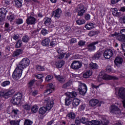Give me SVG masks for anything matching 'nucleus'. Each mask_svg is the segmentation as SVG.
<instances>
[{
  "label": "nucleus",
  "instance_id": "2",
  "mask_svg": "<svg viewBox=\"0 0 125 125\" xmlns=\"http://www.w3.org/2000/svg\"><path fill=\"white\" fill-rule=\"evenodd\" d=\"M110 112L112 114H115L119 118H124L125 115L124 112H121V110L116 105H111L109 108Z\"/></svg>",
  "mask_w": 125,
  "mask_h": 125
},
{
  "label": "nucleus",
  "instance_id": "56",
  "mask_svg": "<svg viewBox=\"0 0 125 125\" xmlns=\"http://www.w3.org/2000/svg\"><path fill=\"white\" fill-rule=\"evenodd\" d=\"M102 73L100 74V75L98 77V82H102L103 81V76H102Z\"/></svg>",
  "mask_w": 125,
  "mask_h": 125
},
{
  "label": "nucleus",
  "instance_id": "23",
  "mask_svg": "<svg viewBox=\"0 0 125 125\" xmlns=\"http://www.w3.org/2000/svg\"><path fill=\"white\" fill-rule=\"evenodd\" d=\"M92 75V72L90 70H88L83 74V78L87 79Z\"/></svg>",
  "mask_w": 125,
  "mask_h": 125
},
{
  "label": "nucleus",
  "instance_id": "16",
  "mask_svg": "<svg viewBox=\"0 0 125 125\" xmlns=\"http://www.w3.org/2000/svg\"><path fill=\"white\" fill-rule=\"evenodd\" d=\"M103 79L105 81H108L109 80H118V78L116 76H112L109 75L104 74L103 76Z\"/></svg>",
  "mask_w": 125,
  "mask_h": 125
},
{
  "label": "nucleus",
  "instance_id": "41",
  "mask_svg": "<svg viewBox=\"0 0 125 125\" xmlns=\"http://www.w3.org/2000/svg\"><path fill=\"white\" fill-rule=\"evenodd\" d=\"M22 107L23 109H24V110L28 111V110H30V109H31V105L28 104H24L23 105H22Z\"/></svg>",
  "mask_w": 125,
  "mask_h": 125
},
{
  "label": "nucleus",
  "instance_id": "5",
  "mask_svg": "<svg viewBox=\"0 0 125 125\" xmlns=\"http://www.w3.org/2000/svg\"><path fill=\"white\" fill-rule=\"evenodd\" d=\"M44 103L46 104V109L48 111L51 110V108L53 107V100L52 99H50V98L45 99Z\"/></svg>",
  "mask_w": 125,
  "mask_h": 125
},
{
  "label": "nucleus",
  "instance_id": "54",
  "mask_svg": "<svg viewBox=\"0 0 125 125\" xmlns=\"http://www.w3.org/2000/svg\"><path fill=\"white\" fill-rule=\"evenodd\" d=\"M5 3L7 4V5H9V4H11V3H13V1L12 0H5Z\"/></svg>",
  "mask_w": 125,
  "mask_h": 125
},
{
  "label": "nucleus",
  "instance_id": "57",
  "mask_svg": "<svg viewBox=\"0 0 125 125\" xmlns=\"http://www.w3.org/2000/svg\"><path fill=\"white\" fill-rule=\"evenodd\" d=\"M100 84H99V85H96L95 84H93V83H92L91 84V86H92V87H93V88H96V89H97V88H99V87L100 86Z\"/></svg>",
  "mask_w": 125,
  "mask_h": 125
},
{
  "label": "nucleus",
  "instance_id": "22",
  "mask_svg": "<svg viewBox=\"0 0 125 125\" xmlns=\"http://www.w3.org/2000/svg\"><path fill=\"white\" fill-rule=\"evenodd\" d=\"M66 118H68L69 120H74L76 118V114L74 112H70L67 114Z\"/></svg>",
  "mask_w": 125,
  "mask_h": 125
},
{
  "label": "nucleus",
  "instance_id": "15",
  "mask_svg": "<svg viewBox=\"0 0 125 125\" xmlns=\"http://www.w3.org/2000/svg\"><path fill=\"white\" fill-rule=\"evenodd\" d=\"M112 37H117V40L118 41H120L121 42H125V36L124 35L120 36L117 33H114L111 35Z\"/></svg>",
  "mask_w": 125,
  "mask_h": 125
},
{
  "label": "nucleus",
  "instance_id": "44",
  "mask_svg": "<svg viewBox=\"0 0 125 125\" xmlns=\"http://www.w3.org/2000/svg\"><path fill=\"white\" fill-rule=\"evenodd\" d=\"M21 45H22V41L21 40H19L16 43L15 46L17 48H19V47H21Z\"/></svg>",
  "mask_w": 125,
  "mask_h": 125
},
{
  "label": "nucleus",
  "instance_id": "9",
  "mask_svg": "<svg viewBox=\"0 0 125 125\" xmlns=\"http://www.w3.org/2000/svg\"><path fill=\"white\" fill-rule=\"evenodd\" d=\"M12 94V93L9 90H5L2 91H0V99L5 98L7 99L10 95Z\"/></svg>",
  "mask_w": 125,
  "mask_h": 125
},
{
  "label": "nucleus",
  "instance_id": "7",
  "mask_svg": "<svg viewBox=\"0 0 125 125\" xmlns=\"http://www.w3.org/2000/svg\"><path fill=\"white\" fill-rule=\"evenodd\" d=\"M118 95L123 99L122 101L123 107L125 108V88H120L119 89Z\"/></svg>",
  "mask_w": 125,
  "mask_h": 125
},
{
  "label": "nucleus",
  "instance_id": "27",
  "mask_svg": "<svg viewBox=\"0 0 125 125\" xmlns=\"http://www.w3.org/2000/svg\"><path fill=\"white\" fill-rule=\"evenodd\" d=\"M16 16L14 15L12 13H9V15L7 16V19L10 22L13 21L14 19H15Z\"/></svg>",
  "mask_w": 125,
  "mask_h": 125
},
{
  "label": "nucleus",
  "instance_id": "26",
  "mask_svg": "<svg viewBox=\"0 0 125 125\" xmlns=\"http://www.w3.org/2000/svg\"><path fill=\"white\" fill-rule=\"evenodd\" d=\"M44 24H45V25H46V26H48L49 25H50V26H51L52 27H54V25H52L51 19H50V18H45Z\"/></svg>",
  "mask_w": 125,
  "mask_h": 125
},
{
  "label": "nucleus",
  "instance_id": "20",
  "mask_svg": "<svg viewBox=\"0 0 125 125\" xmlns=\"http://www.w3.org/2000/svg\"><path fill=\"white\" fill-rule=\"evenodd\" d=\"M41 43L43 46H47L50 43V40L49 39H45L42 41Z\"/></svg>",
  "mask_w": 125,
  "mask_h": 125
},
{
  "label": "nucleus",
  "instance_id": "32",
  "mask_svg": "<svg viewBox=\"0 0 125 125\" xmlns=\"http://www.w3.org/2000/svg\"><path fill=\"white\" fill-rule=\"evenodd\" d=\"M23 0H14L15 4L17 7H21Z\"/></svg>",
  "mask_w": 125,
  "mask_h": 125
},
{
  "label": "nucleus",
  "instance_id": "36",
  "mask_svg": "<svg viewBox=\"0 0 125 125\" xmlns=\"http://www.w3.org/2000/svg\"><path fill=\"white\" fill-rule=\"evenodd\" d=\"M23 53V51L20 49L17 50L15 52H14L13 54V56H18L20 55V54H22Z\"/></svg>",
  "mask_w": 125,
  "mask_h": 125
},
{
  "label": "nucleus",
  "instance_id": "62",
  "mask_svg": "<svg viewBox=\"0 0 125 125\" xmlns=\"http://www.w3.org/2000/svg\"><path fill=\"white\" fill-rule=\"evenodd\" d=\"M112 71V68L110 66H107L106 67V71L107 73H110Z\"/></svg>",
  "mask_w": 125,
  "mask_h": 125
},
{
  "label": "nucleus",
  "instance_id": "11",
  "mask_svg": "<svg viewBox=\"0 0 125 125\" xmlns=\"http://www.w3.org/2000/svg\"><path fill=\"white\" fill-rule=\"evenodd\" d=\"M7 13V10H6L5 8H1L0 9V23L1 21L4 20Z\"/></svg>",
  "mask_w": 125,
  "mask_h": 125
},
{
  "label": "nucleus",
  "instance_id": "47",
  "mask_svg": "<svg viewBox=\"0 0 125 125\" xmlns=\"http://www.w3.org/2000/svg\"><path fill=\"white\" fill-rule=\"evenodd\" d=\"M36 69H37V70H38V71H44V70H45L44 67L41 65H37Z\"/></svg>",
  "mask_w": 125,
  "mask_h": 125
},
{
  "label": "nucleus",
  "instance_id": "33",
  "mask_svg": "<svg viewBox=\"0 0 125 125\" xmlns=\"http://www.w3.org/2000/svg\"><path fill=\"white\" fill-rule=\"evenodd\" d=\"M64 62L63 61H59L56 62V66L57 68H62L63 65H64Z\"/></svg>",
  "mask_w": 125,
  "mask_h": 125
},
{
  "label": "nucleus",
  "instance_id": "49",
  "mask_svg": "<svg viewBox=\"0 0 125 125\" xmlns=\"http://www.w3.org/2000/svg\"><path fill=\"white\" fill-rule=\"evenodd\" d=\"M53 79V77L51 75H47L45 78V81L46 82H49L50 80H52Z\"/></svg>",
  "mask_w": 125,
  "mask_h": 125
},
{
  "label": "nucleus",
  "instance_id": "24",
  "mask_svg": "<svg viewBox=\"0 0 125 125\" xmlns=\"http://www.w3.org/2000/svg\"><path fill=\"white\" fill-rule=\"evenodd\" d=\"M79 104L80 100L77 98L74 99L72 101V106H73V107H76L77 106H79Z\"/></svg>",
  "mask_w": 125,
  "mask_h": 125
},
{
  "label": "nucleus",
  "instance_id": "10",
  "mask_svg": "<svg viewBox=\"0 0 125 125\" xmlns=\"http://www.w3.org/2000/svg\"><path fill=\"white\" fill-rule=\"evenodd\" d=\"M84 7L83 5L80 4L78 6V7L76 8V12H78V15L79 16H83V13L85 12V10L83 9Z\"/></svg>",
  "mask_w": 125,
  "mask_h": 125
},
{
  "label": "nucleus",
  "instance_id": "34",
  "mask_svg": "<svg viewBox=\"0 0 125 125\" xmlns=\"http://www.w3.org/2000/svg\"><path fill=\"white\" fill-rule=\"evenodd\" d=\"M20 122H21V120H12L10 121V124L11 125H20Z\"/></svg>",
  "mask_w": 125,
  "mask_h": 125
},
{
  "label": "nucleus",
  "instance_id": "14",
  "mask_svg": "<svg viewBox=\"0 0 125 125\" xmlns=\"http://www.w3.org/2000/svg\"><path fill=\"white\" fill-rule=\"evenodd\" d=\"M48 87L50 89L46 90L44 92V95H48V94H50V93H52L53 90L54 89V85L52 83H50L48 85Z\"/></svg>",
  "mask_w": 125,
  "mask_h": 125
},
{
  "label": "nucleus",
  "instance_id": "17",
  "mask_svg": "<svg viewBox=\"0 0 125 125\" xmlns=\"http://www.w3.org/2000/svg\"><path fill=\"white\" fill-rule=\"evenodd\" d=\"M97 43H98V42H93L90 43L88 45V49L90 50V51H93V50H95V49H96L95 44H97Z\"/></svg>",
  "mask_w": 125,
  "mask_h": 125
},
{
  "label": "nucleus",
  "instance_id": "51",
  "mask_svg": "<svg viewBox=\"0 0 125 125\" xmlns=\"http://www.w3.org/2000/svg\"><path fill=\"white\" fill-rule=\"evenodd\" d=\"M35 82H36V80L35 79L31 81L28 83V86H33V85H34V83H35Z\"/></svg>",
  "mask_w": 125,
  "mask_h": 125
},
{
  "label": "nucleus",
  "instance_id": "21",
  "mask_svg": "<svg viewBox=\"0 0 125 125\" xmlns=\"http://www.w3.org/2000/svg\"><path fill=\"white\" fill-rule=\"evenodd\" d=\"M65 95L67 97H69L70 98H73V97H76V96H77V93L76 92H67L65 93Z\"/></svg>",
  "mask_w": 125,
  "mask_h": 125
},
{
  "label": "nucleus",
  "instance_id": "38",
  "mask_svg": "<svg viewBox=\"0 0 125 125\" xmlns=\"http://www.w3.org/2000/svg\"><path fill=\"white\" fill-rule=\"evenodd\" d=\"M81 123H82V124H84V125H88V124L90 121H89L88 119L85 118V117H83L81 120Z\"/></svg>",
  "mask_w": 125,
  "mask_h": 125
},
{
  "label": "nucleus",
  "instance_id": "30",
  "mask_svg": "<svg viewBox=\"0 0 125 125\" xmlns=\"http://www.w3.org/2000/svg\"><path fill=\"white\" fill-rule=\"evenodd\" d=\"M55 78L59 81L60 83H65V78L60 75H55Z\"/></svg>",
  "mask_w": 125,
  "mask_h": 125
},
{
  "label": "nucleus",
  "instance_id": "31",
  "mask_svg": "<svg viewBox=\"0 0 125 125\" xmlns=\"http://www.w3.org/2000/svg\"><path fill=\"white\" fill-rule=\"evenodd\" d=\"M98 103V100L96 99L91 100L89 102V105L92 107H94Z\"/></svg>",
  "mask_w": 125,
  "mask_h": 125
},
{
  "label": "nucleus",
  "instance_id": "45",
  "mask_svg": "<svg viewBox=\"0 0 125 125\" xmlns=\"http://www.w3.org/2000/svg\"><path fill=\"white\" fill-rule=\"evenodd\" d=\"M65 105H66L67 106H69V105L71 104V99H70V98H65Z\"/></svg>",
  "mask_w": 125,
  "mask_h": 125
},
{
  "label": "nucleus",
  "instance_id": "42",
  "mask_svg": "<svg viewBox=\"0 0 125 125\" xmlns=\"http://www.w3.org/2000/svg\"><path fill=\"white\" fill-rule=\"evenodd\" d=\"M89 66L91 69H97L98 68V65L96 63H93V62L90 63Z\"/></svg>",
  "mask_w": 125,
  "mask_h": 125
},
{
  "label": "nucleus",
  "instance_id": "48",
  "mask_svg": "<svg viewBox=\"0 0 125 125\" xmlns=\"http://www.w3.org/2000/svg\"><path fill=\"white\" fill-rule=\"evenodd\" d=\"M29 37L27 36H24L22 38V42H29Z\"/></svg>",
  "mask_w": 125,
  "mask_h": 125
},
{
  "label": "nucleus",
  "instance_id": "63",
  "mask_svg": "<svg viewBox=\"0 0 125 125\" xmlns=\"http://www.w3.org/2000/svg\"><path fill=\"white\" fill-rule=\"evenodd\" d=\"M120 33L122 36H124V37H125V29H122L120 31Z\"/></svg>",
  "mask_w": 125,
  "mask_h": 125
},
{
  "label": "nucleus",
  "instance_id": "43",
  "mask_svg": "<svg viewBox=\"0 0 125 125\" xmlns=\"http://www.w3.org/2000/svg\"><path fill=\"white\" fill-rule=\"evenodd\" d=\"M33 125V121L28 119L25 120L24 125Z\"/></svg>",
  "mask_w": 125,
  "mask_h": 125
},
{
  "label": "nucleus",
  "instance_id": "35",
  "mask_svg": "<svg viewBox=\"0 0 125 125\" xmlns=\"http://www.w3.org/2000/svg\"><path fill=\"white\" fill-rule=\"evenodd\" d=\"M85 27L87 30H91V29H93L94 28V24L92 23H87L85 26Z\"/></svg>",
  "mask_w": 125,
  "mask_h": 125
},
{
  "label": "nucleus",
  "instance_id": "25",
  "mask_svg": "<svg viewBox=\"0 0 125 125\" xmlns=\"http://www.w3.org/2000/svg\"><path fill=\"white\" fill-rule=\"evenodd\" d=\"M57 43H58V39L54 38L51 41L50 45V46H55Z\"/></svg>",
  "mask_w": 125,
  "mask_h": 125
},
{
  "label": "nucleus",
  "instance_id": "13",
  "mask_svg": "<svg viewBox=\"0 0 125 125\" xmlns=\"http://www.w3.org/2000/svg\"><path fill=\"white\" fill-rule=\"evenodd\" d=\"M62 14V10L60 9H57L53 12V16L56 19L60 18L61 15Z\"/></svg>",
  "mask_w": 125,
  "mask_h": 125
},
{
  "label": "nucleus",
  "instance_id": "19",
  "mask_svg": "<svg viewBox=\"0 0 125 125\" xmlns=\"http://www.w3.org/2000/svg\"><path fill=\"white\" fill-rule=\"evenodd\" d=\"M102 122L98 120H92L88 123V125H101Z\"/></svg>",
  "mask_w": 125,
  "mask_h": 125
},
{
  "label": "nucleus",
  "instance_id": "3",
  "mask_svg": "<svg viewBox=\"0 0 125 125\" xmlns=\"http://www.w3.org/2000/svg\"><path fill=\"white\" fill-rule=\"evenodd\" d=\"M35 17H37V15L35 14L34 12H31L30 15L27 14V18L26 21L27 24L28 25H35L37 22V19Z\"/></svg>",
  "mask_w": 125,
  "mask_h": 125
},
{
  "label": "nucleus",
  "instance_id": "46",
  "mask_svg": "<svg viewBox=\"0 0 125 125\" xmlns=\"http://www.w3.org/2000/svg\"><path fill=\"white\" fill-rule=\"evenodd\" d=\"M10 84V82L8 81H4L1 83V85L3 87L7 86V85H9Z\"/></svg>",
  "mask_w": 125,
  "mask_h": 125
},
{
  "label": "nucleus",
  "instance_id": "58",
  "mask_svg": "<svg viewBox=\"0 0 125 125\" xmlns=\"http://www.w3.org/2000/svg\"><path fill=\"white\" fill-rule=\"evenodd\" d=\"M78 44L79 45H80V46H83V45H84V44H85V42L83 41H80L79 42H78Z\"/></svg>",
  "mask_w": 125,
  "mask_h": 125
},
{
  "label": "nucleus",
  "instance_id": "60",
  "mask_svg": "<svg viewBox=\"0 0 125 125\" xmlns=\"http://www.w3.org/2000/svg\"><path fill=\"white\" fill-rule=\"evenodd\" d=\"M64 56H65V54L64 53L59 54L58 55V58L62 59V58H64Z\"/></svg>",
  "mask_w": 125,
  "mask_h": 125
},
{
  "label": "nucleus",
  "instance_id": "18",
  "mask_svg": "<svg viewBox=\"0 0 125 125\" xmlns=\"http://www.w3.org/2000/svg\"><path fill=\"white\" fill-rule=\"evenodd\" d=\"M123 61L124 60L122 58L118 57L115 59L114 62L116 66H120V65H122V64H123Z\"/></svg>",
  "mask_w": 125,
  "mask_h": 125
},
{
  "label": "nucleus",
  "instance_id": "12",
  "mask_svg": "<svg viewBox=\"0 0 125 125\" xmlns=\"http://www.w3.org/2000/svg\"><path fill=\"white\" fill-rule=\"evenodd\" d=\"M104 56L106 59H110L113 56V51L111 49L105 50L104 53Z\"/></svg>",
  "mask_w": 125,
  "mask_h": 125
},
{
  "label": "nucleus",
  "instance_id": "61",
  "mask_svg": "<svg viewBox=\"0 0 125 125\" xmlns=\"http://www.w3.org/2000/svg\"><path fill=\"white\" fill-rule=\"evenodd\" d=\"M77 42V39L75 38H72L70 40V43H76Z\"/></svg>",
  "mask_w": 125,
  "mask_h": 125
},
{
  "label": "nucleus",
  "instance_id": "28",
  "mask_svg": "<svg viewBox=\"0 0 125 125\" xmlns=\"http://www.w3.org/2000/svg\"><path fill=\"white\" fill-rule=\"evenodd\" d=\"M46 111H48L45 107L43 106L39 109V112L40 115H44L46 113Z\"/></svg>",
  "mask_w": 125,
  "mask_h": 125
},
{
  "label": "nucleus",
  "instance_id": "39",
  "mask_svg": "<svg viewBox=\"0 0 125 125\" xmlns=\"http://www.w3.org/2000/svg\"><path fill=\"white\" fill-rule=\"evenodd\" d=\"M38 110H39V106L37 105H33L31 108V112L32 113H37Z\"/></svg>",
  "mask_w": 125,
  "mask_h": 125
},
{
  "label": "nucleus",
  "instance_id": "40",
  "mask_svg": "<svg viewBox=\"0 0 125 125\" xmlns=\"http://www.w3.org/2000/svg\"><path fill=\"white\" fill-rule=\"evenodd\" d=\"M76 23L78 25H83V24H85V20L79 19L76 21Z\"/></svg>",
  "mask_w": 125,
  "mask_h": 125
},
{
  "label": "nucleus",
  "instance_id": "59",
  "mask_svg": "<svg viewBox=\"0 0 125 125\" xmlns=\"http://www.w3.org/2000/svg\"><path fill=\"white\" fill-rule=\"evenodd\" d=\"M13 40H15V41H17V40H18V39H19V35H17V34L14 35L13 36Z\"/></svg>",
  "mask_w": 125,
  "mask_h": 125
},
{
  "label": "nucleus",
  "instance_id": "1",
  "mask_svg": "<svg viewBox=\"0 0 125 125\" xmlns=\"http://www.w3.org/2000/svg\"><path fill=\"white\" fill-rule=\"evenodd\" d=\"M30 65V60L27 58H24L20 62L19 65L13 73L12 77L15 81L20 80L22 76V72L25 68Z\"/></svg>",
  "mask_w": 125,
  "mask_h": 125
},
{
  "label": "nucleus",
  "instance_id": "37",
  "mask_svg": "<svg viewBox=\"0 0 125 125\" xmlns=\"http://www.w3.org/2000/svg\"><path fill=\"white\" fill-rule=\"evenodd\" d=\"M71 85H72V81L70 80L67 83L64 84L62 85V87L63 88H67V87L71 86Z\"/></svg>",
  "mask_w": 125,
  "mask_h": 125
},
{
  "label": "nucleus",
  "instance_id": "55",
  "mask_svg": "<svg viewBox=\"0 0 125 125\" xmlns=\"http://www.w3.org/2000/svg\"><path fill=\"white\" fill-rule=\"evenodd\" d=\"M16 23L17 24H18V25H20V24H22L23 20L21 19H19L17 20Z\"/></svg>",
  "mask_w": 125,
  "mask_h": 125
},
{
  "label": "nucleus",
  "instance_id": "52",
  "mask_svg": "<svg viewBox=\"0 0 125 125\" xmlns=\"http://www.w3.org/2000/svg\"><path fill=\"white\" fill-rule=\"evenodd\" d=\"M12 113L15 115V116H17V115H18V113H19V110L18 109H14L12 110Z\"/></svg>",
  "mask_w": 125,
  "mask_h": 125
},
{
  "label": "nucleus",
  "instance_id": "29",
  "mask_svg": "<svg viewBox=\"0 0 125 125\" xmlns=\"http://www.w3.org/2000/svg\"><path fill=\"white\" fill-rule=\"evenodd\" d=\"M111 11L112 12L113 15L114 16H119L121 14V13L118 12V9L116 8H111Z\"/></svg>",
  "mask_w": 125,
  "mask_h": 125
},
{
  "label": "nucleus",
  "instance_id": "53",
  "mask_svg": "<svg viewBox=\"0 0 125 125\" xmlns=\"http://www.w3.org/2000/svg\"><path fill=\"white\" fill-rule=\"evenodd\" d=\"M41 34L43 36H45V35L47 34V30L45 29H43L41 31Z\"/></svg>",
  "mask_w": 125,
  "mask_h": 125
},
{
  "label": "nucleus",
  "instance_id": "64",
  "mask_svg": "<svg viewBox=\"0 0 125 125\" xmlns=\"http://www.w3.org/2000/svg\"><path fill=\"white\" fill-rule=\"evenodd\" d=\"M122 47L123 51H125V42L122 44Z\"/></svg>",
  "mask_w": 125,
  "mask_h": 125
},
{
  "label": "nucleus",
  "instance_id": "6",
  "mask_svg": "<svg viewBox=\"0 0 125 125\" xmlns=\"http://www.w3.org/2000/svg\"><path fill=\"white\" fill-rule=\"evenodd\" d=\"M21 99H22V93H18L14 96V98L12 100V102L13 104L15 105L20 104Z\"/></svg>",
  "mask_w": 125,
  "mask_h": 125
},
{
  "label": "nucleus",
  "instance_id": "50",
  "mask_svg": "<svg viewBox=\"0 0 125 125\" xmlns=\"http://www.w3.org/2000/svg\"><path fill=\"white\" fill-rule=\"evenodd\" d=\"M101 56V53H98L97 54H95L94 56V58L95 59H98L100 58V57Z\"/></svg>",
  "mask_w": 125,
  "mask_h": 125
},
{
  "label": "nucleus",
  "instance_id": "4",
  "mask_svg": "<svg viewBox=\"0 0 125 125\" xmlns=\"http://www.w3.org/2000/svg\"><path fill=\"white\" fill-rule=\"evenodd\" d=\"M78 91L81 95H84V94L86 93V91H87V87H86V85L83 83L80 82L79 84Z\"/></svg>",
  "mask_w": 125,
  "mask_h": 125
},
{
  "label": "nucleus",
  "instance_id": "8",
  "mask_svg": "<svg viewBox=\"0 0 125 125\" xmlns=\"http://www.w3.org/2000/svg\"><path fill=\"white\" fill-rule=\"evenodd\" d=\"M83 63L80 61H74L71 64V68L73 70H78L80 68H82Z\"/></svg>",
  "mask_w": 125,
  "mask_h": 125
}]
</instances>
